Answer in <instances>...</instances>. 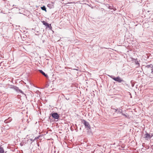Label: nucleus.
Returning a JSON list of instances; mask_svg holds the SVG:
<instances>
[{"instance_id":"nucleus-1","label":"nucleus","mask_w":153,"mask_h":153,"mask_svg":"<svg viewBox=\"0 0 153 153\" xmlns=\"http://www.w3.org/2000/svg\"><path fill=\"white\" fill-rule=\"evenodd\" d=\"M113 80L116 81L117 82H118L120 83L122 82L124 84H126L125 82L119 76H117V77H115L112 75H108Z\"/></svg>"},{"instance_id":"nucleus-2","label":"nucleus","mask_w":153,"mask_h":153,"mask_svg":"<svg viewBox=\"0 0 153 153\" xmlns=\"http://www.w3.org/2000/svg\"><path fill=\"white\" fill-rule=\"evenodd\" d=\"M82 122L84 124L86 128L91 129V127L88 122H87L85 120H83Z\"/></svg>"},{"instance_id":"nucleus-3","label":"nucleus","mask_w":153,"mask_h":153,"mask_svg":"<svg viewBox=\"0 0 153 153\" xmlns=\"http://www.w3.org/2000/svg\"><path fill=\"white\" fill-rule=\"evenodd\" d=\"M51 115L53 118L55 119L58 120L59 118V116L57 112L51 113Z\"/></svg>"},{"instance_id":"nucleus-4","label":"nucleus","mask_w":153,"mask_h":153,"mask_svg":"<svg viewBox=\"0 0 153 153\" xmlns=\"http://www.w3.org/2000/svg\"><path fill=\"white\" fill-rule=\"evenodd\" d=\"M42 22L43 24L46 26L47 28H48L50 29H51L52 27L51 24H49L44 21H42Z\"/></svg>"},{"instance_id":"nucleus-5","label":"nucleus","mask_w":153,"mask_h":153,"mask_svg":"<svg viewBox=\"0 0 153 153\" xmlns=\"http://www.w3.org/2000/svg\"><path fill=\"white\" fill-rule=\"evenodd\" d=\"M9 88H10L16 91L17 90H18V87L13 85H9Z\"/></svg>"},{"instance_id":"nucleus-6","label":"nucleus","mask_w":153,"mask_h":153,"mask_svg":"<svg viewBox=\"0 0 153 153\" xmlns=\"http://www.w3.org/2000/svg\"><path fill=\"white\" fill-rule=\"evenodd\" d=\"M145 138H146V139H151L153 135H152V136H151L150 134H149L148 133H146L145 134Z\"/></svg>"},{"instance_id":"nucleus-7","label":"nucleus","mask_w":153,"mask_h":153,"mask_svg":"<svg viewBox=\"0 0 153 153\" xmlns=\"http://www.w3.org/2000/svg\"><path fill=\"white\" fill-rule=\"evenodd\" d=\"M6 152H5L2 145L0 144V153H6Z\"/></svg>"},{"instance_id":"nucleus-8","label":"nucleus","mask_w":153,"mask_h":153,"mask_svg":"<svg viewBox=\"0 0 153 153\" xmlns=\"http://www.w3.org/2000/svg\"><path fill=\"white\" fill-rule=\"evenodd\" d=\"M12 119L11 117H9L7 119L5 120L4 122L5 123H7L10 122L12 120Z\"/></svg>"},{"instance_id":"nucleus-9","label":"nucleus","mask_w":153,"mask_h":153,"mask_svg":"<svg viewBox=\"0 0 153 153\" xmlns=\"http://www.w3.org/2000/svg\"><path fill=\"white\" fill-rule=\"evenodd\" d=\"M39 72L41 73L43 75L45 76L46 77V78L48 77V75L47 74H45V73L42 70H39Z\"/></svg>"},{"instance_id":"nucleus-10","label":"nucleus","mask_w":153,"mask_h":153,"mask_svg":"<svg viewBox=\"0 0 153 153\" xmlns=\"http://www.w3.org/2000/svg\"><path fill=\"white\" fill-rule=\"evenodd\" d=\"M47 7L50 9H52L54 8L53 4L52 3H51L48 4Z\"/></svg>"},{"instance_id":"nucleus-11","label":"nucleus","mask_w":153,"mask_h":153,"mask_svg":"<svg viewBox=\"0 0 153 153\" xmlns=\"http://www.w3.org/2000/svg\"><path fill=\"white\" fill-rule=\"evenodd\" d=\"M32 140V139H28L27 140V141H26L25 142V143L26 144H31L32 143V142H31Z\"/></svg>"},{"instance_id":"nucleus-12","label":"nucleus","mask_w":153,"mask_h":153,"mask_svg":"<svg viewBox=\"0 0 153 153\" xmlns=\"http://www.w3.org/2000/svg\"><path fill=\"white\" fill-rule=\"evenodd\" d=\"M135 64L137 65V67H138L140 66V63H139V61L137 60V59H135Z\"/></svg>"},{"instance_id":"nucleus-13","label":"nucleus","mask_w":153,"mask_h":153,"mask_svg":"<svg viewBox=\"0 0 153 153\" xmlns=\"http://www.w3.org/2000/svg\"><path fill=\"white\" fill-rule=\"evenodd\" d=\"M16 91L18 93H21L22 94H24V92L20 89H19V88L18 87V90H17V91Z\"/></svg>"},{"instance_id":"nucleus-14","label":"nucleus","mask_w":153,"mask_h":153,"mask_svg":"<svg viewBox=\"0 0 153 153\" xmlns=\"http://www.w3.org/2000/svg\"><path fill=\"white\" fill-rule=\"evenodd\" d=\"M41 9L45 11L46 12V8L45 6H43L41 7Z\"/></svg>"},{"instance_id":"nucleus-15","label":"nucleus","mask_w":153,"mask_h":153,"mask_svg":"<svg viewBox=\"0 0 153 153\" xmlns=\"http://www.w3.org/2000/svg\"><path fill=\"white\" fill-rule=\"evenodd\" d=\"M118 112H117V113H121L122 112V110L121 109V108H119L118 109Z\"/></svg>"},{"instance_id":"nucleus-16","label":"nucleus","mask_w":153,"mask_h":153,"mask_svg":"<svg viewBox=\"0 0 153 153\" xmlns=\"http://www.w3.org/2000/svg\"><path fill=\"white\" fill-rule=\"evenodd\" d=\"M146 67L148 68H149L150 67L152 68H153V65L152 64H150V65H146Z\"/></svg>"},{"instance_id":"nucleus-17","label":"nucleus","mask_w":153,"mask_h":153,"mask_svg":"<svg viewBox=\"0 0 153 153\" xmlns=\"http://www.w3.org/2000/svg\"><path fill=\"white\" fill-rule=\"evenodd\" d=\"M4 127H5V128L7 129H8L10 128L8 125L7 124L5 125L4 126Z\"/></svg>"},{"instance_id":"nucleus-18","label":"nucleus","mask_w":153,"mask_h":153,"mask_svg":"<svg viewBox=\"0 0 153 153\" xmlns=\"http://www.w3.org/2000/svg\"><path fill=\"white\" fill-rule=\"evenodd\" d=\"M39 137H36L33 140V141H34L36 140L39 138Z\"/></svg>"},{"instance_id":"nucleus-19","label":"nucleus","mask_w":153,"mask_h":153,"mask_svg":"<svg viewBox=\"0 0 153 153\" xmlns=\"http://www.w3.org/2000/svg\"><path fill=\"white\" fill-rule=\"evenodd\" d=\"M118 109L117 108H116V109L115 108V109H114L115 110V112H118Z\"/></svg>"},{"instance_id":"nucleus-20","label":"nucleus","mask_w":153,"mask_h":153,"mask_svg":"<svg viewBox=\"0 0 153 153\" xmlns=\"http://www.w3.org/2000/svg\"><path fill=\"white\" fill-rule=\"evenodd\" d=\"M121 114L125 116V117H127V116L126 114H124L122 112V113H121Z\"/></svg>"},{"instance_id":"nucleus-21","label":"nucleus","mask_w":153,"mask_h":153,"mask_svg":"<svg viewBox=\"0 0 153 153\" xmlns=\"http://www.w3.org/2000/svg\"><path fill=\"white\" fill-rule=\"evenodd\" d=\"M151 73L153 74V68H152L151 69Z\"/></svg>"},{"instance_id":"nucleus-22","label":"nucleus","mask_w":153,"mask_h":153,"mask_svg":"<svg viewBox=\"0 0 153 153\" xmlns=\"http://www.w3.org/2000/svg\"><path fill=\"white\" fill-rule=\"evenodd\" d=\"M111 108L112 109H113V110H114V109H115V108H114L113 107V106H111Z\"/></svg>"},{"instance_id":"nucleus-23","label":"nucleus","mask_w":153,"mask_h":153,"mask_svg":"<svg viewBox=\"0 0 153 153\" xmlns=\"http://www.w3.org/2000/svg\"><path fill=\"white\" fill-rule=\"evenodd\" d=\"M33 140L32 139V140L31 141V142H32V143L34 141H33Z\"/></svg>"},{"instance_id":"nucleus-24","label":"nucleus","mask_w":153,"mask_h":153,"mask_svg":"<svg viewBox=\"0 0 153 153\" xmlns=\"http://www.w3.org/2000/svg\"><path fill=\"white\" fill-rule=\"evenodd\" d=\"M37 145L38 146H39V144H37Z\"/></svg>"},{"instance_id":"nucleus-25","label":"nucleus","mask_w":153,"mask_h":153,"mask_svg":"<svg viewBox=\"0 0 153 153\" xmlns=\"http://www.w3.org/2000/svg\"><path fill=\"white\" fill-rule=\"evenodd\" d=\"M20 145H21V146H22V143H21Z\"/></svg>"},{"instance_id":"nucleus-26","label":"nucleus","mask_w":153,"mask_h":153,"mask_svg":"<svg viewBox=\"0 0 153 153\" xmlns=\"http://www.w3.org/2000/svg\"><path fill=\"white\" fill-rule=\"evenodd\" d=\"M20 145H21V146H22V143H21Z\"/></svg>"}]
</instances>
